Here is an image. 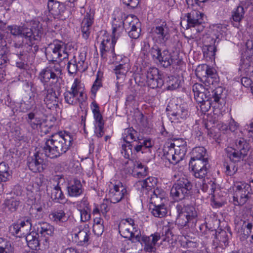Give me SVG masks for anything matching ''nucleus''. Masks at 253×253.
I'll return each mask as SVG.
<instances>
[{
    "label": "nucleus",
    "instance_id": "obj_1",
    "mask_svg": "<svg viewBox=\"0 0 253 253\" xmlns=\"http://www.w3.org/2000/svg\"><path fill=\"white\" fill-rule=\"evenodd\" d=\"M73 140L69 133L60 132L46 139L42 149L46 157L56 159L66 153L71 146Z\"/></svg>",
    "mask_w": 253,
    "mask_h": 253
},
{
    "label": "nucleus",
    "instance_id": "obj_2",
    "mask_svg": "<svg viewBox=\"0 0 253 253\" xmlns=\"http://www.w3.org/2000/svg\"><path fill=\"white\" fill-rule=\"evenodd\" d=\"M176 210L178 213L176 222L181 227L194 228L197 221V212L195 208L190 205L182 207L179 204L176 206Z\"/></svg>",
    "mask_w": 253,
    "mask_h": 253
},
{
    "label": "nucleus",
    "instance_id": "obj_3",
    "mask_svg": "<svg viewBox=\"0 0 253 253\" xmlns=\"http://www.w3.org/2000/svg\"><path fill=\"white\" fill-rule=\"evenodd\" d=\"M118 228L119 233L123 237L127 238L133 243L140 242V231L137 229L133 219H123L120 222Z\"/></svg>",
    "mask_w": 253,
    "mask_h": 253
},
{
    "label": "nucleus",
    "instance_id": "obj_4",
    "mask_svg": "<svg viewBox=\"0 0 253 253\" xmlns=\"http://www.w3.org/2000/svg\"><path fill=\"white\" fill-rule=\"evenodd\" d=\"M193 184L185 177L177 180L170 190V195L176 200H181L189 197L192 193Z\"/></svg>",
    "mask_w": 253,
    "mask_h": 253
},
{
    "label": "nucleus",
    "instance_id": "obj_5",
    "mask_svg": "<svg viewBox=\"0 0 253 253\" xmlns=\"http://www.w3.org/2000/svg\"><path fill=\"white\" fill-rule=\"evenodd\" d=\"M234 191L233 198L235 205H244L253 194L251 185L241 182L234 184Z\"/></svg>",
    "mask_w": 253,
    "mask_h": 253
},
{
    "label": "nucleus",
    "instance_id": "obj_6",
    "mask_svg": "<svg viewBox=\"0 0 253 253\" xmlns=\"http://www.w3.org/2000/svg\"><path fill=\"white\" fill-rule=\"evenodd\" d=\"M7 30L13 36H23L26 39L30 41V45H32L33 41H38L41 31L39 29L36 28H28L18 26L17 25L8 26Z\"/></svg>",
    "mask_w": 253,
    "mask_h": 253
},
{
    "label": "nucleus",
    "instance_id": "obj_7",
    "mask_svg": "<svg viewBox=\"0 0 253 253\" xmlns=\"http://www.w3.org/2000/svg\"><path fill=\"white\" fill-rule=\"evenodd\" d=\"M120 28L122 30L120 25H119L118 27L116 26L113 27L112 32L113 38L111 41L109 39H103L102 41L100 46V55L102 58L106 57L104 55L105 53L107 52H110L112 54L113 61L117 62L120 60V58H122L121 56L116 54L115 52V45L116 42L115 37L119 35V33H117V31Z\"/></svg>",
    "mask_w": 253,
    "mask_h": 253
},
{
    "label": "nucleus",
    "instance_id": "obj_8",
    "mask_svg": "<svg viewBox=\"0 0 253 253\" xmlns=\"http://www.w3.org/2000/svg\"><path fill=\"white\" fill-rule=\"evenodd\" d=\"M123 27L126 32H128L129 36L134 39H136L139 38L140 35L141 23L135 16H127L126 19L123 22ZM122 29H119L118 31ZM121 31H119V33Z\"/></svg>",
    "mask_w": 253,
    "mask_h": 253
},
{
    "label": "nucleus",
    "instance_id": "obj_9",
    "mask_svg": "<svg viewBox=\"0 0 253 253\" xmlns=\"http://www.w3.org/2000/svg\"><path fill=\"white\" fill-rule=\"evenodd\" d=\"M62 74V70L59 65L51 64L42 69L39 74V78L43 84L49 82L50 80L56 82Z\"/></svg>",
    "mask_w": 253,
    "mask_h": 253
},
{
    "label": "nucleus",
    "instance_id": "obj_10",
    "mask_svg": "<svg viewBox=\"0 0 253 253\" xmlns=\"http://www.w3.org/2000/svg\"><path fill=\"white\" fill-rule=\"evenodd\" d=\"M48 53H46V56L49 58V60L51 61H62L68 58V54L65 51V45L62 43H53L49 45Z\"/></svg>",
    "mask_w": 253,
    "mask_h": 253
},
{
    "label": "nucleus",
    "instance_id": "obj_11",
    "mask_svg": "<svg viewBox=\"0 0 253 253\" xmlns=\"http://www.w3.org/2000/svg\"><path fill=\"white\" fill-rule=\"evenodd\" d=\"M61 92V87L57 84L46 91L44 101L48 109H52L59 107L58 97L60 96Z\"/></svg>",
    "mask_w": 253,
    "mask_h": 253
},
{
    "label": "nucleus",
    "instance_id": "obj_12",
    "mask_svg": "<svg viewBox=\"0 0 253 253\" xmlns=\"http://www.w3.org/2000/svg\"><path fill=\"white\" fill-rule=\"evenodd\" d=\"M147 83L152 88H160L164 84L163 76L160 74L159 70L156 67L150 68L147 71Z\"/></svg>",
    "mask_w": 253,
    "mask_h": 253
},
{
    "label": "nucleus",
    "instance_id": "obj_13",
    "mask_svg": "<svg viewBox=\"0 0 253 253\" xmlns=\"http://www.w3.org/2000/svg\"><path fill=\"white\" fill-rule=\"evenodd\" d=\"M80 82L78 79H76L69 90H66L64 93V97L66 103L69 105H75L81 102L79 97Z\"/></svg>",
    "mask_w": 253,
    "mask_h": 253
},
{
    "label": "nucleus",
    "instance_id": "obj_14",
    "mask_svg": "<svg viewBox=\"0 0 253 253\" xmlns=\"http://www.w3.org/2000/svg\"><path fill=\"white\" fill-rule=\"evenodd\" d=\"M126 194V188L121 182H119L110 189L107 195L110 202L115 204L121 201Z\"/></svg>",
    "mask_w": 253,
    "mask_h": 253
},
{
    "label": "nucleus",
    "instance_id": "obj_15",
    "mask_svg": "<svg viewBox=\"0 0 253 253\" xmlns=\"http://www.w3.org/2000/svg\"><path fill=\"white\" fill-rule=\"evenodd\" d=\"M213 235H214L215 240L213 241V246L216 249L218 246L227 247L228 245L229 239L231 237L232 233L230 231L220 230V231H213Z\"/></svg>",
    "mask_w": 253,
    "mask_h": 253
},
{
    "label": "nucleus",
    "instance_id": "obj_16",
    "mask_svg": "<svg viewBox=\"0 0 253 253\" xmlns=\"http://www.w3.org/2000/svg\"><path fill=\"white\" fill-rule=\"evenodd\" d=\"M47 7L49 12L55 18L65 20L67 18L66 14V8L63 4L59 2L52 3L50 2L47 4Z\"/></svg>",
    "mask_w": 253,
    "mask_h": 253
},
{
    "label": "nucleus",
    "instance_id": "obj_17",
    "mask_svg": "<svg viewBox=\"0 0 253 253\" xmlns=\"http://www.w3.org/2000/svg\"><path fill=\"white\" fill-rule=\"evenodd\" d=\"M26 121L29 125L34 129L39 128L42 132L45 134L48 132V129L44 130L43 127L46 126V120H42V118L35 116L34 114H28Z\"/></svg>",
    "mask_w": 253,
    "mask_h": 253
},
{
    "label": "nucleus",
    "instance_id": "obj_18",
    "mask_svg": "<svg viewBox=\"0 0 253 253\" xmlns=\"http://www.w3.org/2000/svg\"><path fill=\"white\" fill-rule=\"evenodd\" d=\"M72 232L73 239L78 245L83 246L88 242L89 231L86 228L76 227L73 230Z\"/></svg>",
    "mask_w": 253,
    "mask_h": 253
},
{
    "label": "nucleus",
    "instance_id": "obj_19",
    "mask_svg": "<svg viewBox=\"0 0 253 253\" xmlns=\"http://www.w3.org/2000/svg\"><path fill=\"white\" fill-rule=\"evenodd\" d=\"M43 159L39 156L38 153H36L33 156L28 157L27 164L31 171L40 172L43 170Z\"/></svg>",
    "mask_w": 253,
    "mask_h": 253
},
{
    "label": "nucleus",
    "instance_id": "obj_20",
    "mask_svg": "<svg viewBox=\"0 0 253 253\" xmlns=\"http://www.w3.org/2000/svg\"><path fill=\"white\" fill-rule=\"evenodd\" d=\"M203 14L197 10H192L186 14L187 27H195L200 26L203 22Z\"/></svg>",
    "mask_w": 253,
    "mask_h": 253
},
{
    "label": "nucleus",
    "instance_id": "obj_21",
    "mask_svg": "<svg viewBox=\"0 0 253 253\" xmlns=\"http://www.w3.org/2000/svg\"><path fill=\"white\" fill-rule=\"evenodd\" d=\"M158 61L164 68H168L173 64L179 65L181 62L179 59H174L170 53L166 49L162 51Z\"/></svg>",
    "mask_w": 253,
    "mask_h": 253
},
{
    "label": "nucleus",
    "instance_id": "obj_22",
    "mask_svg": "<svg viewBox=\"0 0 253 253\" xmlns=\"http://www.w3.org/2000/svg\"><path fill=\"white\" fill-rule=\"evenodd\" d=\"M169 28L166 22H163L160 26L156 27L154 30L159 40L162 42H166L169 38Z\"/></svg>",
    "mask_w": 253,
    "mask_h": 253
},
{
    "label": "nucleus",
    "instance_id": "obj_23",
    "mask_svg": "<svg viewBox=\"0 0 253 253\" xmlns=\"http://www.w3.org/2000/svg\"><path fill=\"white\" fill-rule=\"evenodd\" d=\"M70 196L76 197L80 195L82 192V185L80 180L74 178L70 181L67 187Z\"/></svg>",
    "mask_w": 253,
    "mask_h": 253
},
{
    "label": "nucleus",
    "instance_id": "obj_24",
    "mask_svg": "<svg viewBox=\"0 0 253 253\" xmlns=\"http://www.w3.org/2000/svg\"><path fill=\"white\" fill-rule=\"evenodd\" d=\"M93 23V17L87 13L82 22L81 29L82 36L85 39H87L90 34V27Z\"/></svg>",
    "mask_w": 253,
    "mask_h": 253
},
{
    "label": "nucleus",
    "instance_id": "obj_25",
    "mask_svg": "<svg viewBox=\"0 0 253 253\" xmlns=\"http://www.w3.org/2000/svg\"><path fill=\"white\" fill-rule=\"evenodd\" d=\"M180 140L181 141V144L180 145H176L175 143H171V146H172V148L174 149L175 161L177 163L183 159L187 151L186 142L183 139H180Z\"/></svg>",
    "mask_w": 253,
    "mask_h": 253
},
{
    "label": "nucleus",
    "instance_id": "obj_26",
    "mask_svg": "<svg viewBox=\"0 0 253 253\" xmlns=\"http://www.w3.org/2000/svg\"><path fill=\"white\" fill-rule=\"evenodd\" d=\"M170 115L176 117V120L178 121L187 119L189 116L188 111L183 106L175 105L172 110H171Z\"/></svg>",
    "mask_w": 253,
    "mask_h": 253
},
{
    "label": "nucleus",
    "instance_id": "obj_27",
    "mask_svg": "<svg viewBox=\"0 0 253 253\" xmlns=\"http://www.w3.org/2000/svg\"><path fill=\"white\" fill-rule=\"evenodd\" d=\"M150 210L154 216L157 217H164L167 213V209L164 204H150Z\"/></svg>",
    "mask_w": 253,
    "mask_h": 253
},
{
    "label": "nucleus",
    "instance_id": "obj_28",
    "mask_svg": "<svg viewBox=\"0 0 253 253\" xmlns=\"http://www.w3.org/2000/svg\"><path fill=\"white\" fill-rule=\"evenodd\" d=\"M37 232L41 233L42 236H52L54 231L53 226L46 222H39L36 224Z\"/></svg>",
    "mask_w": 253,
    "mask_h": 253
},
{
    "label": "nucleus",
    "instance_id": "obj_29",
    "mask_svg": "<svg viewBox=\"0 0 253 253\" xmlns=\"http://www.w3.org/2000/svg\"><path fill=\"white\" fill-rule=\"evenodd\" d=\"M207 74L206 81L204 83L206 85H216L218 83L219 79L215 69L209 67Z\"/></svg>",
    "mask_w": 253,
    "mask_h": 253
},
{
    "label": "nucleus",
    "instance_id": "obj_30",
    "mask_svg": "<svg viewBox=\"0 0 253 253\" xmlns=\"http://www.w3.org/2000/svg\"><path fill=\"white\" fill-rule=\"evenodd\" d=\"M49 218L57 223H61L66 222L68 220V217L63 210H58L52 212L49 215Z\"/></svg>",
    "mask_w": 253,
    "mask_h": 253
},
{
    "label": "nucleus",
    "instance_id": "obj_31",
    "mask_svg": "<svg viewBox=\"0 0 253 253\" xmlns=\"http://www.w3.org/2000/svg\"><path fill=\"white\" fill-rule=\"evenodd\" d=\"M137 132L132 127L125 129L123 134V138L127 144H131L134 139H137Z\"/></svg>",
    "mask_w": 253,
    "mask_h": 253
},
{
    "label": "nucleus",
    "instance_id": "obj_32",
    "mask_svg": "<svg viewBox=\"0 0 253 253\" xmlns=\"http://www.w3.org/2000/svg\"><path fill=\"white\" fill-rule=\"evenodd\" d=\"M234 148L236 151H237L240 153L242 152L243 155L246 157L247 156L248 151L250 149L249 144L244 138H240L239 139L237 140Z\"/></svg>",
    "mask_w": 253,
    "mask_h": 253
},
{
    "label": "nucleus",
    "instance_id": "obj_33",
    "mask_svg": "<svg viewBox=\"0 0 253 253\" xmlns=\"http://www.w3.org/2000/svg\"><path fill=\"white\" fill-rule=\"evenodd\" d=\"M11 177V172L8 165L5 162L0 163V181L5 182Z\"/></svg>",
    "mask_w": 253,
    "mask_h": 253
},
{
    "label": "nucleus",
    "instance_id": "obj_34",
    "mask_svg": "<svg viewBox=\"0 0 253 253\" xmlns=\"http://www.w3.org/2000/svg\"><path fill=\"white\" fill-rule=\"evenodd\" d=\"M227 152L228 154V157L234 164L239 162L241 160L243 161L246 157L245 156L243 155L242 152L240 153L238 151H236L234 148H231L230 149L227 150Z\"/></svg>",
    "mask_w": 253,
    "mask_h": 253
},
{
    "label": "nucleus",
    "instance_id": "obj_35",
    "mask_svg": "<svg viewBox=\"0 0 253 253\" xmlns=\"http://www.w3.org/2000/svg\"><path fill=\"white\" fill-rule=\"evenodd\" d=\"M239 70L247 76L252 75L253 73V62L250 61L247 58L243 59L242 60Z\"/></svg>",
    "mask_w": 253,
    "mask_h": 253
},
{
    "label": "nucleus",
    "instance_id": "obj_36",
    "mask_svg": "<svg viewBox=\"0 0 253 253\" xmlns=\"http://www.w3.org/2000/svg\"><path fill=\"white\" fill-rule=\"evenodd\" d=\"M164 200V192H160L159 189L153 190V194L151 195L150 204H164L163 201Z\"/></svg>",
    "mask_w": 253,
    "mask_h": 253
},
{
    "label": "nucleus",
    "instance_id": "obj_37",
    "mask_svg": "<svg viewBox=\"0 0 253 253\" xmlns=\"http://www.w3.org/2000/svg\"><path fill=\"white\" fill-rule=\"evenodd\" d=\"M51 198L53 200L58 201L60 203H62L64 200L65 197L61 191V187L59 186V183L52 190Z\"/></svg>",
    "mask_w": 253,
    "mask_h": 253
},
{
    "label": "nucleus",
    "instance_id": "obj_38",
    "mask_svg": "<svg viewBox=\"0 0 253 253\" xmlns=\"http://www.w3.org/2000/svg\"><path fill=\"white\" fill-rule=\"evenodd\" d=\"M137 183L142 188L149 190L156 185L157 179L154 177H149L144 180L138 181Z\"/></svg>",
    "mask_w": 253,
    "mask_h": 253
},
{
    "label": "nucleus",
    "instance_id": "obj_39",
    "mask_svg": "<svg viewBox=\"0 0 253 253\" xmlns=\"http://www.w3.org/2000/svg\"><path fill=\"white\" fill-rule=\"evenodd\" d=\"M209 162L208 158L202 159H191L189 162V167L192 171L200 168H203L205 166H208Z\"/></svg>",
    "mask_w": 253,
    "mask_h": 253
},
{
    "label": "nucleus",
    "instance_id": "obj_40",
    "mask_svg": "<svg viewBox=\"0 0 253 253\" xmlns=\"http://www.w3.org/2000/svg\"><path fill=\"white\" fill-rule=\"evenodd\" d=\"M128 149H129V151L131 152V154L132 153V147H134V151L136 153L141 152L142 153H143L144 151L145 150L144 146L143 145L141 138H140L139 137H137V139H134V140L133 141L131 144H128Z\"/></svg>",
    "mask_w": 253,
    "mask_h": 253
},
{
    "label": "nucleus",
    "instance_id": "obj_41",
    "mask_svg": "<svg viewBox=\"0 0 253 253\" xmlns=\"http://www.w3.org/2000/svg\"><path fill=\"white\" fill-rule=\"evenodd\" d=\"M245 11L242 6H238L232 12V18L234 21L240 22L244 18Z\"/></svg>",
    "mask_w": 253,
    "mask_h": 253
},
{
    "label": "nucleus",
    "instance_id": "obj_42",
    "mask_svg": "<svg viewBox=\"0 0 253 253\" xmlns=\"http://www.w3.org/2000/svg\"><path fill=\"white\" fill-rule=\"evenodd\" d=\"M209 66L206 64L199 65L195 71L196 76L200 79V80L205 83L206 81V75L209 69Z\"/></svg>",
    "mask_w": 253,
    "mask_h": 253
},
{
    "label": "nucleus",
    "instance_id": "obj_43",
    "mask_svg": "<svg viewBox=\"0 0 253 253\" xmlns=\"http://www.w3.org/2000/svg\"><path fill=\"white\" fill-rule=\"evenodd\" d=\"M164 156L170 163L173 165L177 163V162L175 161L174 149H173L172 146H171V145L164 149Z\"/></svg>",
    "mask_w": 253,
    "mask_h": 253
},
{
    "label": "nucleus",
    "instance_id": "obj_44",
    "mask_svg": "<svg viewBox=\"0 0 253 253\" xmlns=\"http://www.w3.org/2000/svg\"><path fill=\"white\" fill-rule=\"evenodd\" d=\"M181 81L179 78L174 76L169 77L167 81V89L168 90H174L178 88L180 84Z\"/></svg>",
    "mask_w": 253,
    "mask_h": 253
},
{
    "label": "nucleus",
    "instance_id": "obj_45",
    "mask_svg": "<svg viewBox=\"0 0 253 253\" xmlns=\"http://www.w3.org/2000/svg\"><path fill=\"white\" fill-rule=\"evenodd\" d=\"M13 250L9 241L0 238V253H12Z\"/></svg>",
    "mask_w": 253,
    "mask_h": 253
},
{
    "label": "nucleus",
    "instance_id": "obj_46",
    "mask_svg": "<svg viewBox=\"0 0 253 253\" xmlns=\"http://www.w3.org/2000/svg\"><path fill=\"white\" fill-rule=\"evenodd\" d=\"M20 204V201L14 198L7 199L5 201V206L11 212L15 211Z\"/></svg>",
    "mask_w": 253,
    "mask_h": 253
},
{
    "label": "nucleus",
    "instance_id": "obj_47",
    "mask_svg": "<svg viewBox=\"0 0 253 253\" xmlns=\"http://www.w3.org/2000/svg\"><path fill=\"white\" fill-rule=\"evenodd\" d=\"M206 150L203 147L195 148L192 151L193 157L191 159H202L206 158Z\"/></svg>",
    "mask_w": 253,
    "mask_h": 253
},
{
    "label": "nucleus",
    "instance_id": "obj_48",
    "mask_svg": "<svg viewBox=\"0 0 253 253\" xmlns=\"http://www.w3.org/2000/svg\"><path fill=\"white\" fill-rule=\"evenodd\" d=\"M209 168V165L208 164V166H205L203 168H200L193 170L195 177L198 178H204L208 173Z\"/></svg>",
    "mask_w": 253,
    "mask_h": 253
},
{
    "label": "nucleus",
    "instance_id": "obj_49",
    "mask_svg": "<svg viewBox=\"0 0 253 253\" xmlns=\"http://www.w3.org/2000/svg\"><path fill=\"white\" fill-rule=\"evenodd\" d=\"M216 50V46L212 45H205L203 47V53L204 56L206 57H213L215 55V52Z\"/></svg>",
    "mask_w": 253,
    "mask_h": 253
},
{
    "label": "nucleus",
    "instance_id": "obj_50",
    "mask_svg": "<svg viewBox=\"0 0 253 253\" xmlns=\"http://www.w3.org/2000/svg\"><path fill=\"white\" fill-rule=\"evenodd\" d=\"M10 233L17 237H21L25 233L22 231L19 224L14 223L9 227Z\"/></svg>",
    "mask_w": 253,
    "mask_h": 253
},
{
    "label": "nucleus",
    "instance_id": "obj_51",
    "mask_svg": "<svg viewBox=\"0 0 253 253\" xmlns=\"http://www.w3.org/2000/svg\"><path fill=\"white\" fill-rule=\"evenodd\" d=\"M45 109L44 107L40 103L35 104V107L32 112L29 114H34L35 116H38L42 118V116L44 115Z\"/></svg>",
    "mask_w": 253,
    "mask_h": 253
},
{
    "label": "nucleus",
    "instance_id": "obj_52",
    "mask_svg": "<svg viewBox=\"0 0 253 253\" xmlns=\"http://www.w3.org/2000/svg\"><path fill=\"white\" fill-rule=\"evenodd\" d=\"M127 65L126 64H120L119 65L116 66L115 68L114 69V71L115 74L117 75V79H119L120 77L119 75L124 76L127 72V67H126Z\"/></svg>",
    "mask_w": 253,
    "mask_h": 253
},
{
    "label": "nucleus",
    "instance_id": "obj_53",
    "mask_svg": "<svg viewBox=\"0 0 253 253\" xmlns=\"http://www.w3.org/2000/svg\"><path fill=\"white\" fill-rule=\"evenodd\" d=\"M68 71L70 74L73 75L79 71V68L77 64V60L73 59L70 61L67 66Z\"/></svg>",
    "mask_w": 253,
    "mask_h": 253
},
{
    "label": "nucleus",
    "instance_id": "obj_54",
    "mask_svg": "<svg viewBox=\"0 0 253 253\" xmlns=\"http://www.w3.org/2000/svg\"><path fill=\"white\" fill-rule=\"evenodd\" d=\"M224 166L226 168V173L227 175H233L238 170V167L234 163L228 164L227 163H224Z\"/></svg>",
    "mask_w": 253,
    "mask_h": 253
},
{
    "label": "nucleus",
    "instance_id": "obj_55",
    "mask_svg": "<svg viewBox=\"0 0 253 253\" xmlns=\"http://www.w3.org/2000/svg\"><path fill=\"white\" fill-rule=\"evenodd\" d=\"M150 54L154 59L158 60L162 51L161 49L156 44L154 45L149 51Z\"/></svg>",
    "mask_w": 253,
    "mask_h": 253
},
{
    "label": "nucleus",
    "instance_id": "obj_56",
    "mask_svg": "<svg viewBox=\"0 0 253 253\" xmlns=\"http://www.w3.org/2000/svg\"><path fill=\"white\" fill-rule=\"evenodd\" d=\"M85 60V56L81 54L79 56L77 64L79 68V71H84L87 69V66L85 65L84 61Z\"/></svg>",
    "mask_w": 253,
    "mask_h": 253
},
{
    "label": "nucleus",
    "instance_id": "obj_57",
    "mask_svg": "<svg viewBox=\"0 0 253 253\" xmlns=\"http://www.w3.org/2000/svg\"><path fill=\"white\" fill-rule=\"evenodd\" d=\"M81 214V220L83 222H85L88 220L90 218V211L87 208L86 209H84L80 210Z\"/></svg>",
    "mask_w": 253,
    "mask_h": 253
},
{
    "label": "nucleus",
    "instance_id": "obj_58",
    "mask_svg": "<svg viewBox=\"0 0 253 253\" xmlns=\"http://www.w3.org/2000/svg\"><path fill=\"white\" fill-rule=\"evenodd\" d=\"M93 117L95 120L94 126H104V122L103 117L100 113L95 111Z\"/></svg>",
    "mask_w": 253,
    "mask_h": 253
},
{
    "label": "nucleus",
    "instance_id": "obj_59",
    "mask_svg": "<svg viewBox=\"0 0 253 253\" xmlns=\"http://www.w3.org/2000/svg\"><path fill=\"white\" fill-rule=\"evenodd\" d=\"M244 227L247 229L245 235L249 237L250 235H252V233H253V222L248 220L244 222Z\"/></svg>",
    "mask_w": 253,
    "mask_h": 253
},
{
    "label": "nucleus",
    "instance_id": "obj_60",
    "mask_svg": "<svg viewBox=\"0 0 253 253\" xmlns=\"http://www.w3.org/2000/svg\"><path fill=\"white\" fill-rule=\"evenodd\" d=\"M194 98L198 103H203L207 99V97L206 96L205 91L196 93L194 94Z\"/></svg>",
    "mask_w": 253,
    "mask_h": 253
},
{
    "label": "nucleus",
    "instance_id": "obj_61",
    "mask_svg": "<svg viewBox=\"0 0 253 253\" xmlns=\"http://www.w3.org/2000/svg\"><path fill=\"white\" fill-rule=\"evenodd\" d=\"M102 86L101 80L99 78V76L97 75L96 79L93 84L91 88V92L95 94L98 88Z\"/></svg>",
    "mask_w": 253,
    "mask_h": 253
},
{
    "label": "nucleus",
    "instance_id": "obj_62",
    "mask_svg": "<svg viewBox=\"0 0 253 253\" xmlns=\"http://www.w3.org/2000/svg\"><path fill=\"white\" fill-rule=\"evenodd\" d=\"M222 92V88L221 87H217L213 90L212 97L215 102H218L219 101Z\"/></svg>",
    "mask_w": 253,
    "mask_h": 253
},
{
    "label": "nucleus",
    "instance_id": "obj_63",
    "mask_svg": "<svg viewBox=\"0 0 253 253\" xmlns=\"http://www.w3.org/2000/svg\"><path fill=\"white\" fill-rule=\"evenodd\" d=\"M104 226L102 224H93V231L95 235L99 236L101 235L104 231Z\"/></svg>",
    "mask_w": 253,
    "mask_h": 253
},
{
    "label": "nucleus",
    "instance_id": "obj_64",
    "mask_svg": "<svg viewBox=\"0 0 253 253\" xmlns=\"http://www.w3.org/2000/svg\"><path fill=\"white\" fill-rule=\"evenodd\" d=\"M192 88L194 95L196 94V93H199V92L205 91V88L204 86L202 84L198 83L195 84L193 85Z\"/></svg>",
    "mask_w": 253,
    "mask_h": 253
}]
</instances>
